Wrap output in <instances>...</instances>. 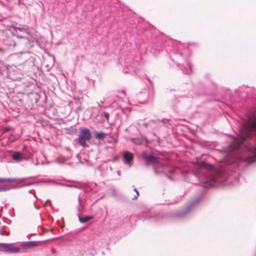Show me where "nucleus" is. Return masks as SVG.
Masks as SVG:
<instances>
[{
  "label": "nucleus",
  "instance_id": "f257e3e1",
  "mask_svg": "<svg viewBox=\"0 0 256 256\" xmlns=\"http://www.w3.org/2000/svg\"><path fill=\"white\" fill-rule=\"evenodd\" d=\"M253 130H256V118H250L246 124L244 125L240 131V136L238 140H235L233 144V148L236 149L242 144V141L248 138Z\"/></svg>",
  "mask_w": 256,
  "mask_h": 256
},
{
  "label": "nucleus",
  "instance_id": "f03ea898",
  "mask_svg": "<svg viewBox=\"0 0 256 256\" xmlns=\"http://www.w3.org/2000/svg\"><path fill=\"white\" fill-rule=\"evenodd\" d=\"M0 251L10 253H18L20 248L14 243H0Z\"/></svg>",
  "mask_w": 256,
  "mask_h": 256
},
{
  "label": "nucleus",
  "instance_id": "7ed1b4c3",
  "mask_svg": "<svg viewBox=\"0 0 256 256\" xmlns=\"http://www.w3.org/2000/svg\"><path fill=\"white\" fill-rule=\"evenodd\" d=\"M91 134L90 130L85 128L81 130L78 136V142L82 146H86V141L90 140Z\"/></svg>",
  "mask_w": 256,
  "mask_h": 256
},
{
  "label": "nucleus",
  "instance_id": "20e7f679",
  "mask_svg": "<svg viewBox=\"0 0 256 256\" xmlns=\"http://www.w3.org/2000/svg\"><path fill=\"white\" fill-rule=\"evenodd\" d=\"M144 158L148 163L154 164L158 161L156 157L151 154L144 156Z\"/></svg>",
  "mask_w": 256,
  "mask_h": 256
},
{
  "label": "nucleus",
  "instance_id": "39448f33",
  "mask_svg": "<svg viewBox=\"0 0 256 256\" xmlns=\"http://www.w3.org/2000/svg\"><path fill=\"white\" fill-rule=\"evenodd\" d=\"M124 158L126 163L130 164L133 160V155L130 152H125L124 153Z\"/></svg>",
  "mask_w": 256,
  "mask_h": 256
},
{
  "label": "nucleus",
  "instance_id": "423d86ee",
  "mask_svg": "<svg viewBox=\"0 0 256 256\" xmlns=\"http://www.w3.org/2000/svg\"><path fill=\"white\" fill-rule=\"evenodd\" d=\"M38 242H29L24 243V246L26 248H32L37 246Z\"/></svg>",
  "mask_w": 256,
  "mask_h": 256
},
{
  "label": "nucleus",
  "instance_id": "0eeeda50",
  "mask_svg": "<svg viewBox=\"0 0 256 256\" xmlns=\"http://www.w3.org/2000/svg\"><path fill=\"white\" fill-rule=\"evenodd\" d=\"M16 182V180L14 178H0V183L2 182Z\"/></svg>",
  "mask_w": 256,
  "mask_h": 256
},
{
  "label": "nucleus",
  "instance_id": "6e6552de",
  "mask_svg": "<svg viewBox=\"0 0 256 256\" xmlns=\"http://www.w3.org/2000/svg\"><path fill=\"white\" fill-rule=\"evenodd\" d=\"M248 162H252L256 160V148H254V156H248L246 160Z\"/></svg>",
  "mask_w": 256,
  "mask_h": 256
},
{
  "label": "nucleus",
  "instance_id": "1a4fd4ad",
  "mask_svg": "<svg viewBox=\"0 0 256 256\" xmlns=\"http://www.w3.org/2000/svg\"><path fill=\"white\" fill-rule=\"evenodd\" d=\"M105 135H106V134L102 132H96L95 134L96 137L98 139L103 138H104V136H105Z\"/></svg>",
  "mask_w": 256,
  "mask_h": 256
},
{
  "label": "nucleus",
  "instance_id": "9d476101",
  "mask_svg": "<svg viewBox=\"0 0 256 256\" xmlns=\"http://www.w3.org/2000/svg\"><path fill=\"white\" fill-rule=\"evenodd\" d=\"M22 157V154L20 152H16L12 155V158L15 160H18Z\"/></svg>",
  "mask_w": 256,
  "mask_h": 256
},
{
  "label": "nucleus",
  "instance_id": "9b49d317",
  "mask_svg": "<svg viewBox=\"0 0 256 256\" xmlns=\"http://www.w3.org/2000/svg\"><path fill=\"white\" fill-rule=\"evenodd\" d=\"M92 218L90 216L80 217L79 220L82 223L86 222L90 220Z\"/></svg>",
  "mask_w": 256,
  "mask_h": 256
},
{
  "label": "nucleus",
  "instance_id": "f8f14e48",
  "mask_svg": "<svg viewBox=\"0 0 256 256\" xmlns=\"http://www.w3.org/2000/svg\"><path fill=\"white\" fill-rule=\"evenodd\" d=\"M200 166L202 167L206 168L208 169H211L212 167V165L208 164L204 162H202L200 163Z\"/></svg>",
  "mask_w": 256,
  "mask_h": 256
},
{
  "label": "nucleus",
  "instance_id": "ddd939ff",
  "mask_svg": "<svg viewBox=\"0 0 256 256\" xmlns=\"http://www.w3.org/2000/svg\"><path fill=\"white\" fill-rule=\"evenodd\" d=\"M134 192H136V195L134 196V197L133 198V199H136L137 198V197L138 196V191L137 190L136 188H134Z\"/></svg>",
  "mask_w": 256,
  "mask_h": 256
},
{
  "label": "nucleus",
  "instance_id": "4468645a",
  "mask_svg": "<svg viewBox=\"0 0 256 256\" xmlns=\"http://www.w3.org/2000/svg\"><path fill=\"white\" fill-rule=\"evenodd\" d=\"M8 189L7 188H0V192H2V191H6V190H8Z\"/></svg>",
  "mask_w": 256,
  "mask_h": 256
},
{
  "label": "nucleus",
  "instance_id": "2eb2a0df",
  "mask_svg": "<svg viewBox=\"0 0 256 256\" xmlns=\"http://www.w3.org/2000/svg\"><path fill=\"white\" fill-rule=\"evenodd\" d=\"M112 140L114 142V144H116L117 142V141H116V139L114 138H112Z\"/></svg>",
  "mask_w": 256,
  "mask_h": 256
},
{
  "label": "nucleus",
  "instance_id": "dca6fc26",
  "mask_svg": "<svg viewBox=\"0 0 256 256\" xmlns=\"http://www.w3.org/2000/svg\"><path fill=\"white\" fill-rule=\"evenodd\" d=\"M105 116L106 117V118L107 119H108V114H107V113H106V114H105Z\"/></svg>",
  "mask_w": 256,
  "mask_h": 256
},
{
  "label": "nucleus",
  "instance_id": "f3484780",
  "mask_svg": "<svg viewBox=\"0 0 256 256\" xmlns=\"http://www.w3.org/2000/svg\"><path fill=\"white\" fill-rule=\"evenodd\" d=\"M8 130V128H4V131L6 132Z\"/></svg>",
  "mask_w": 256,
  "mask_h": 256
}]
</instances>
